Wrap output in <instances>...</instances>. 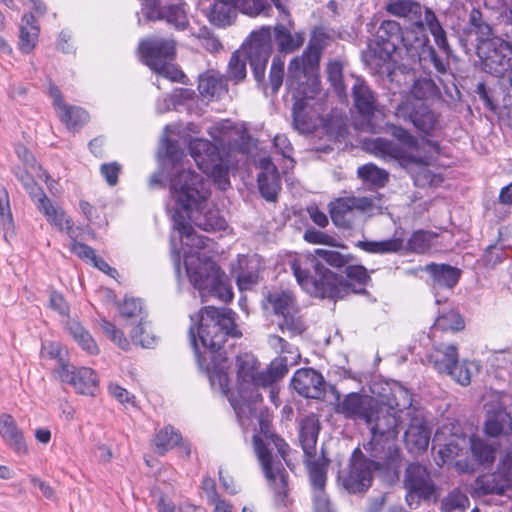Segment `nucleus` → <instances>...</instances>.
<instances>
[{"instance_id":"1","label":"nucleus","mask_w":512,"mask_h":512,"mask_svg":"<svg viewBox=\"0 0 512 512\" xmlns=\"http://www.w3.org/2000/svg\"><path fill=\"white\" fill-rule=\"evenodd\" d=\"M411 401L409 392L403 388L387 396L386 402L354 392V420H363L370 430L371 438L363 443V449L372 458H365L359 447L354 448V494L366 492L373 483V473L399 459L401 414Z\"/></svg>"},{"instance_id":"2","label":"nucleus","mask_w":512,"mask_h":512,"mask_svg":"<svg viewBox=\"0 0 512 512\" xmlns=\"http://www.w3.org/2000/svg\"><path fill=\"white\" fill-rule=\"evenodd\" d=\"M256 371L254 359L247 356L237 358L238 391L237 396L232 394L229 397V402L242 428L246 429L256 424L259 426V434L253 435L254 452L268 485L274 492L275 502L286 506L289 475L281 460L273 457L270 446L276 448L287 464L290 447L283 438L272 431L269 410L263 404L261 393L251 386Z\"/></svg>"},{"instance_id":"3","label":"nucleus","mask_w":512,"mask_h":512,"mask_svg":"<svg viewBox=\"0 0 512 512\" xmlns=\"http://www.w3.org/2000/svg\"><path fill=\"white\" fill-rule=\"evenodd\" d=\"M170 192L176 202L172 215L173 227L185 245L204 248V238L197 236L188 220L206 232L222 231L227 228L226 220L216 210L202 214L210 196L209 183L204 177L191 169H177L170 179Z\"/></svg>"},{"instance_id":"4","label":"nucleus","mask_w":512,"mask_h":512,"mask_svg":"<svg viewBox=\"0 0 512 512\" xmlns=\"http://www.w3.org/2000/svg\"><path fill=\"white\" fill-rule=\"evenodd\" d=\"M236 313L227 307L204 306L198 313L190 315L188 337L197 364L209 378L216 375L221 382L227 360L224 344L231 338L242 337L236 324Z\"/></svg>"},{"instance_id":"5","label":"nucleus","mask_w":512,"mask_h":512,"mask_svg":"<svg viewBox=\"0 0 512 512\" xmlns=\"http://www.w3.org/2000/svg\"><path fill=\"white\" fill-rule=\"evenodd\" d=\"M291 268L311 296L343 298L352 292V265L337 251L316 249L314 255L293 261Z\"/></svg>"},{"instance_id":"6","label":"nucleus","mask_w":512,"mask_h":512,"mask_svg":"<svg viewBox=\"0 0 512 512\" xmlns=\"http://www.w3.org/2000/svg\"><path fill=\"white\" fill-rule=\"evenodd\" d=\"M273 52L272 34L269 26L254 30L247 38L246 53L257 87L265 94L270 89L276 95L285 78V62L280 56H274L266 80V67Z\"/></svg>"},{"instance_id":"7","label":"nucleus","mask_w":512,"mask_h":512,"mask_svg":"<svg viewBox=\"0 0 512 512\" xmlns=\"http://www.w3.org/2000/svg\"><path fill=\"white\" fill-rule=\"evenodd\" d=\"M323 46L317 39H311L301 57H294L288 64L286 87L288 90H298L306 95V87L312 90L315 80V90H320L318 78L319 62Z\"/></svg>"},{"instance_id":"8","label":"nucleus","mask_w":512,"mask_h":512,"mask_svg":"<svg viewBox=\"0 0 512 512\" xmlns=\"http://www.w3.org/2000/svg\"><path fill=\"white\" fill-rule=\"evenodd\" d=\"M186 271L191 284L203 299L213 296L223 302L232 300L231 287L225 281V274L214 261L198 259L195 262H186Z\"/></svg>"},{"instance_id":"9","label":"nucleus","mask_w":512,"mask_h":512,"mask_svg":"<svg viewBox=\"0 0 512 512\" xmlns=\"http://www.w3.org/2000/svg\"><path fill=\"white\" fill-rule=\"evenodd\" d=\"M189 152L198 168L212 177L219 189L226 190L230 186L228 169L215 144L205 139H194L189 144Z\"/></svg>"},{"instance_id":"10","label":"nucleus","mask_w":512,"mask_h":512,"mask_svg":"<svg viewBox=\"0 0 512 512\" xmlns=\"http://www.w3.org/2000/svg\"><path fill=\"white\" fill-rule=\"evenodd\" d=\"M354 130L376 134L379 132L376 111L377 94L360 76L354 75Z\"/></svg>"},{"instance_id":"11","label":"nucleus","mask_w":512,"mask_h":512,"mask_svg":"<svg viewBox=\"0 0 512 512\" xmlns=\"http://www.w3.org/2000/svg\"><path fill=\"white\" fill-rule=\"evenodd\" d=\"M476 54L480 59L482 70L502 79L512 71V43L501 37L492 38L476 45Z\"/></svg>"},{"instance_id":"12","label":"nucleus","mask_w":512,"mask_h":512,"mask_svg":"<svg viewBox=\"0 0 512 512\" xmlns=\"http://www.w3.org/2000/svg\"><path fill=\"white\" fill-rule=\"evenodd\" d=\"M321 430V424L315 414L306 415L299 422V442L304 453L303 463L307 473H310L313 465L323 470H328L330 459L327 457L324 448L321 454L316 455V444Z\"/></svg>"},{"instance_id":"13","label":"nucleus","mask_w":512,"mask_h":512,"mask_svg":"<svg viewBox=\"0 0 512 512\" xmlns=\"http://www.w3.org/2000/svg\"><path fill=\"white\" fill-rule=\"evenodd\" d=\"M404 488L407 491L405 500L411 509H416L421 501L430 500L435 493V484L425 465L418 462L410 463L405 469Z\"/></svg>"},{"instance_id":"14","label":"nucleus","mask_w":512,"mask_h":512,"mask_svg":"<svg viewBox=\"0 0 512 512\" xmlns=\"http://www.w3.org/2000/svg\"><path fill=\"white\" fill-rule=\"evenodd\" d=\"M138 51L141 61L155 72L174 60L176 43L173 39L150 36L139 42Z\"/></svg>"},{"instance_id":"15","label":"nucleus","mask_w":512,"mask_h":512,"mask_svg":"<svg viewBox=\"0 0 512 512\" xmlns=\"http://www.w3.org/2000/svg\"><path fill=\"white\" fill-rule=\"evenodd\" d=\"M54 372L61 382L72 385L79 394L93 396L98 389L97 375L91 368H76L59 359V367Z\"/></svg>"},{"instance_id":"16","label":"nucleus","mask_w":512,"mask_h":512,"mask_svg":"<svg viewBox=\"0 0 512 512\" xmlns=\"http://www.w3.org/2000/svg\"><path fill=\"white\" fill-rule=\"evenodd\" d=\"M396 54L374 41L368 43L367 48L361 51L360 59L364 67L372 74L391 81L397 68Z\"/></svg>"},{"instance_id":"17","label":"nucleus","mask_w":512,"mask_h":512,"mask_svg":"<svg viewBox=\"0 0 512 512\" xmlns=\"http://www.w3.org/2000/svg\"><path fill=\"white\" fill-rule=\"evenodd\" d=\"M399 112L424 135L432 136L441 128L440 114L432 109L426 101L414 100L406 104Z\"/></svg>"},{"instance_id":"18","label":"nucleus","mask_w":512,"mask_h":512,"mask_svg":"<svg viewBox=\"0 0 512 512\" xmlns=\"http://www.w3.org/2000/svg\"><path fill=\"white\" fill-rule=\"evenodd\" d=\"M483 429L488 437H503L512 446V416L502 403L487 408Z\"/></svg>"},{"instance_id":"19","label":"nucleus","mask_w":512,"mask_h":512,"mask_svg":"<svg viewBox=\"0 0 512 512\" xmlns=\"http://www.w3.org/2000/svg\"><path fill=\"white\" fill-rule=\"evenodd\" d=\"M290 385L300 396L305 398L321 399L326 391L324 377L310 367L298 369L294 373Z\"/></svg>"},{"instance_id":"20","label":"nucleus","mask_w":512,"mask_h":512,"mask_svg":"<svg viewBox=\"0 0 512 512\" xmlns=\"http://www.w3.org/2000/svg\"><path fill=\"white\" fill-rule=\"evenodd\" d=\"M420 269L428 274L426 282L435 292L442 289L453 290L462 276L460 268L447 263L431 262Z\"/></svg>"},{"instance_id":"21","label":"nucleus","mask_w":512,"mask_h":512,"mask_svg":"<svg viewBox=\"0 0 512 512\" xmlns=\"http://www.w3.org/2000/svg\"><path fill=\"white\" fill-rule=\"evenodd\" d=\"M363 150L384 156H390L399 161L402 166L422 163L419 157L408 154L400 145L385 138L357 139Z\"/></svg>"},{"instance_id":"22","label":"nucleus","mask_w":512,"mask_h":512,"mask_svg":"<svg viewBox=\"0 0 512 512\" xmlns=\"http://www.w3.org/2000/svg\"><path fill=\"white\" fill-rule=\"evenodd\" d=\"M257 183L260 195L268 202H276L281 190V178L276 165L270 158H261Z\"/></svg>"},{"instance_id":"23","label":"nucleus","mask_w":512,"mask_h":512,"mask_svg":"<svg viewBox=\"0 0 512 512\" xmlns=\"http://www.w3.org/2000/svg\"><path fill=\"white\" fill-rule=\"evenodd\" d=\"M314 83H316L314 81ZM316 84H312V90L306 87L305 91L309 94L306 95L298 90H288L292 94L294 100L292 108L293 127L300 133H309L312 131L313 122L310 113L307 111L308 100L313 99L319 92L315 90Z\"/></svg>"},{"instance_id":"24","label":"nucleus","mask_w":512,"mask_h":512,"mask_svg":"<svg viewBox=\"0 0 512 512\" xmlns=\"http://www.w3.org/2000/svg\"><path fill=\"white\" fill-rule=\"evenodd\" d=\"M328 470L313 465L308 473L312 490L313 512H335L325 491Z\"/></svg>"},{"instance_id":"25","label":"nucleus","mask_w":512,"mask_h":512,"mask_svg":"<svg viewBox=\"0 0 512 512\" xmlns=\"http://www.w3.org/2000/svg\"><path fill=\"white\" fill-rule=\"evenodd\" d=\"M431 47L423 23H418L414 29L405 31L402 50H405L407 57L413 62H419L424 56V51Z\"/></svg>"},{"instance_id":"26","label":"nucleus","mask_w":512,"mask_h":512,"mask_svg":"<svg viewBox=\"0 0 512 512\" xmlns=\"http://www.w3.org/2000/svg\"><path fill=\"white\" fill-rule=\"evenodd\" d=\"M405 31L400 24L394 20H384L380 24L374 42L379 43L383 48L400 56Z\"/></svg>"},{"instance_id":"27","label":"nucleus","mask_w":512,"mask_h":512,"mask_svg":"<svg viewBox=\"0 0 512 512\" xmlns=\"http://www.w3.org/2000/svg\"><path fill=\"white\" fill-rule=\"evenodd\" d=\"M430 430L422 419L413 418L404 433V443L410 453L419 454L428 448Z\"/></svg>"},{"instance_id":"28","label":"nucleus","mask_w":512,"mask_h":512,"mask_svg":"<svg viewBox=\"0 0 512 512\" xmlns=\"http://www.w3.org/2000/svg\"><path fill=\"white\" fill-rule=\"evenodd\" d=\"M0 434L5 442L18 454L26 455L28 447L22 431L10 414L0 415Z\"/></svg>"},{"instance_id":"29","label":"nucleus","mask_w":512,"mask_h":512,"mask_svg":"<svg viewBox=\"0 0 512 512\" xmlns=\"http://www.w3.org/2000/svg\"><path fill=\"white\" fill-rule=\"evenodd\" d=\"M236 0H214L207 13L209 22L217 27H226L237 17Z\"/></svg>"},{"instance_id":"30","label":"nucleus","mask_w":512,"mask_h":512,"mask_svg":"<svg viewBox=\"0 0 512 512\" xmlns=\"http://www.w3.org/2000/svg\"><path fill=\"white\" fill-rule=\"evenodd\" d=\"M458 361V349L455 345L441 344L428 355V362L441 374L448 375Z\"/></svg>"},{"instance_id":"31","label":"nucleus","mask_w":512,"mask_h":512,"mask_svg":"<svg viewBox=\"0 0 512 512\" xmlns=\"http://www.w3.org/2000/svg\"><path fill=\"white\" fill-rule=\"evenodd\" d=\"M39 31L35 16L32 13L24 14L21 19L18 43L22 53L28 54L36 47Z\"/></svg>"},{"instance_id":"32","label":"nucleus","mask_w":512,"mask_h":512,"mask_svg":"<svg viewBox=\"0 0 512 512\" xmlns=\"http://www.w3.org/2000/svg\"><path fill=\"white\" fill-rule=\"evenodd\" d=\"M274 40L280 53H292L298 50L305 41L304 33L294 34L283 24L274 27Z\"/></svg>"},{"instance_id":"33","label":"nucleus","mask_w":512,"mask_h":512,"mask_svg":"<svg viewBox=\"0 0 512 512\" xmlns=\"http://www.w3.org/2000/svg\"><path fill=\"white\" fill-rule=\"evenodd\" d=\"M57 113L60 121L72 132H78L90 120L89 113L79 106L65 105Z\"/></svg>"},{"instance_id":"34","label":"nucleus","mask_w":512,"mask_h":512,"mask_svg":"<svg viewBox=\"0 0 512 512\" xmlns=\"http://www.w3.org/2000/svg\"><path fill=\"white\" fill-rule=\"evenodd\" d=\"M421 23L424 25V29L428 28L430 33L433 35L435 43L448 57L452 55V49L448 43L446 32L440 24L435 13L425 7L424 17H421Z\"/></svg>"},{"instance_id":"35","label":"nucleus","mask_w":512,"mask_h":512,"mask_svg":"<svg viewBox=\"0 0 512 512\" xmlns=\"http://www.w3.org/2000/svg\"><path fill=\"white\" fill-rule=\"evenodd\" d=\"M198 90L205 97H220L228 92L227 79L220 74H203L199 77Z\"/></svg>"},{"instance_id":"36","label":"nucleus","mask_w":512,"mask_h":512,"mask_svg":"<svg viewBox=\"0 0 512 512\" xmlns=\"http://www.w3.org/2000/svg\"><path fill=\"white\" fill-rule=\"evenodd\" d=\"M329 213L337 227H349L352 216V197H340L329 204Z\"/></svg>"},{"instance_id":"37","label":"nucleus","mask_w":512,"mask_h":512,"mask_svg":"<svg viewBox=\"0 0 512 512\" xmlns=\"http://www.w3.org/2000/svg\"><path fill=\"white\" fill-rule=\"evenodd\" d=\"M497 87H499L497 81L482 80L477 82L473 90L474 94L483 103L484 108L492 113H496L499 109Z\"/></svg>"},{"instance_id":"38","label":"nucleus","mask_w":512,"mask_h":512,"mask_svg":"<svg viewBox=\"0 0 512 512\" xmlns=\"http://www.w3.org/2000/svg\"><path fill=\"white\" fill-rule=\"evenodd\" d=\"M386 10L399 17L407 18L414 22V25L421 23V15L423 7L411 0H398L387 5Z\"/></svg>"},{"instance_id":"39","label":"nucleus","mask_w":512,"mask_h":512,"mask_svg":"<svg viewBox=\"0 0 512 512\" xmlns=\"http://www.w3.org/2000/svg\"><path fill=\"white\" fill-rule=\"evenodd\" d=\"M186 3L166 5L160 12L159 20L166 21L177 30H185L189 26L186 12Z\"/></svg>"},{"instance_id":"40","label":"nucleus","mask_w":512,"mask_h":512,"mask_svg":"<svg viewBox=\"0 0 512 512\" xmlns=\"http://www.w3.org/2000/svg\"><path fill=\"white\" fill-rule=\"evenodd\" d=\"M35 205L45 215L47 221L55 225L59 230H64L65 225L69 224L72 220L63 210H58L47 196L38 198Z\"/></svg>"},{"instance_id":"41","label":"nucleus","mask_w":512,"mask_h":512,"mask_svg":"<svg viewBox=\"0 0 512 512\" xmlns=\"http://www.w3.org/2000/svg\"><path fill=\"white\" fill-rule=\"evenodd\" d=\"M266 302L276 315H283L285 312L296 308L295 299L290 292L282 290L269 291L266 295Z\"/></svg>"},{"instance_id":"42","label":"nucleus","mask_w":512,"mask_h":512,"mask_svg":"<svg viewBox=\"0 0 512 512\" xmlns=\"http://www.w3.org/2000/svg\"><path fill=\"white\" fill-rule=\"evenodd\" d=\"M247 41L243 44V51L245 53V57L242 59L240 57L239 51H235L232 53L230 60L228 62V69L225 75V78L232 81L234 84H238L246 79L247 69H246V53Z\"/></svg>"},{"instance_id":"43","label":"nucleus","mask_w":512,"mask_h":512,"mask_svg":"<svg viewBox=\"0 0 512 512\" xmlns=\"http://www.w3.org/2000/svg\"><path fill=\"white\" fill-rule=\"evenodd\" d=\"M469 24L476 34V45H480L483 41H490L492 38L496 37L492 26L484 20L482 12L477 8L471 10L469 14Z\"/></svg>"},{"instance_id":"44","label":"nucleus","mask_w":512,"mask_h":512,"mask_svg":"<svg viewBox=\"0 0 512 512\" xmlns=\"http://www.w3.org/2000/svg\"><path fill=\"white\" fill-rule=\"evenodd\" d=\"M182 436L173 426H165L155 435L154 443L160 454H164L179 445Z\"/></svg>"},{"instance_id":"45","label":"nucleus","mask_w":512,"mask_h":512,"mask_svg":"<svg viewBox=\"0 0 512 512\" xmlns=\"http://www.w3.org/2000/svg\"><path fill=\"white\" fill-rule=\"evenodd\" d=\"M327 78L334 89L339 101L341 103H348V96L346 93V86L343 81V67L338 61L329 63L327 67Z\"/></svg>"},{"instance_id":"46","label":"nucleus","mask_w":512,"mask_h":512,"mask_svg":"<svg viewBox=\"0 0 512 512\" xmlns=\"http://www.w3.org/2000/svg\"><path fill=\"white\" fill-rule=\"evenodd\" d=\"M357 175L365 184L375 187H384L388 182V173L374 164L359 167Z\"/></svg>"},{"instance_id":"47","label":"nucleus","mask_w":512,"mask_h":512,"mask_svg":"<svg viewBox=\"0 0 512 512\" xmlns=\"http://www.w3.org/2000/svg\"><path fill=\"white\" fill-rule=\"evenodd\" d=\"M238 10L248 16H270L272 6L269 0H236Z\"/></svg>"},{"instance_id":"48","label":"nucleus","mask_w":512,"mask_h":512,"mask_svg":"<svg viewBox=\"0 0 512 512\" xmlns=\"http://www.w3.org/2000/svg\"><path fill=\"white\" fill-rule=\"evenodd\" d=\"M282 321L279 322V328L283 333L288 332L291 337L301 335L305 329V323L298 315L297 308L292 311L285 312L281 315Z\"/></svg>"},{"instance_id":"49","label":"nucleus","mask_w":512,"mask_h":512,"mask_svg":"<svg viewBox=\"0 0 512 512\" xmlns=\"http://www.w3.org/2000/svg\"><path fill=\"white\" fill-rule=\"evenodd\" d=\"M437 235L430 231L417 230L407 242L408 249L414 253H425L432 246V241Z\"/></svg>"},{"instance_id":"50","label":"nucleus","mask_w":512,"mask_h":512,"mask_svg":"<svg viewBox=\"0 0 512 512\" xmlns=\"http://www.w3.org/2000/svg\"><path fill=\"white\" fill-rule=\"evenodd\" d=\"M119 313L123 318L130 319L132 322L140 323L145 320L146 315L143 313L142 302L140 299L126 298L122 304L119 305Z\"/></svg>"},{"instance_id":"51","label":"nucleus","mask_w":512,"mask_h":512,"mask_svg":"<svg viewBox=\"0 0 512 512\" xmlns=\"http://www.w3.org/2000/svg\"><path fill=\"white\" fill-rule=\"evenodd\" d=\"M15 176L18 181L23 185L28 192L34 203L36 204L38 198L46 196L43 189L35 182L33 176L24 169L15 171Z\"/></svg>"},{"instance_id":"52","label":"nucleus","mask_w":512,"mask_h":512,"mask_svg":"<svg viewBox=\"0 0 512 512\" xmlns=\"http://www.w3.org/2000/svg\"><path fill=\"white\" fill-rule=\"evenodd\" d=\"M470 447L474 458L480 464H491L494 462L495 451L487 443L481 440H472Z\"/></svg>"},{"instance_id":"53","label":"nucleus","mask_w":512,"mask_h":512,"mask_svg":"<svg viewBox=\"0 0 512 512\" xmlns=\"http://www.w3.org/2000/svg\"><path fill=\"white\" fill-rule=\"evenodd\" d=\"M438 92V87L433 80L427 78L415 81L412 87L415 100L426 101V99L435 96Z\"/></svg>"},{"instance_id":"54","label":"nucleus","mask_w":512,"mask_h":512,"mask_svg":"<svg viewBox=\"0 0 512 512\" xmlns=\"http://www.w3.org/2000/svg\"><path fill=\"white\" fill-rule=\"evenodd\" d=\"M99 325L103 333L121 349H126L129 346V342L124 336V333L113 323L105 318H100Z\"/></svg>"},{"instance_id":"55","label":"nucleus","mask_w":512,"mask_h":512,"mask_svg":"<svg viewBox=\"0 0 512 512\" xmlns=\"http://www.w3.org/2000/svg\"><path fill=\"white\" fill-rule=\"evenodd\" d=\"M147 322L140 321L131 331V338L134 343L144 348H151L156 343V337L148 331Z\"/></svg>"},{"instance_id":"56","label":"nucleus","mask_w":512,"mask_h":512,"mask_svg":"<svg viewBox=\"0 0 512 512\" xmlns=\"http://www.w3.org/2000/svg\"><path fill=\"white\" fill-rule=\"evenodd\" d=\"M331 393L335 398V413L343 415L348 420L352 419V393H348L343 397L335 386L331 387Z\"/></svg>"},{"instance_id":"57","label":"nucleus","mask_w":512,"mask_h":512,"mask_svg":"<svg viewBox=\"0 0 512 512\" xmlns=\"http://www.w3.org/2000/svg\"><path fill=\"white\" fill-rule=\"evenodd\" d=\"M504 259L505 253L503 249L498 247L497 244H491L485 249L481 257V262L485 268L493 269L498 264L502 263Z\"/></svg>"},{"instance_id":"58","label":"nucleus","mask_w":512,"mask_h":512,"mask_svg":"<svg viewBox=\"0 0 512 512\" xmlns=\"http://www.w3.org/2000/svg\"><path fill=\"white\" fill-rule=\"evenodd\" d=\"M164 145V159L169 161L174 168H178L185 156L184 150L175 140L166 139Z\"/></svg>"},{"instance_id":"59","label":"nucleus","mask_w":512,"mask_h":512,"mask_svg":"<svg viewBox=\"0 0 512 512\" xmlns=\"http://www.w3.org/2000/svg\"><path fill=\"white\" fill-rule=\"evenodd\" d=\"M389 133L404 146L413 150L418 149L419 143L416 137L401 126L391 125L389 127Z\"/></svg>"},{"instance_id":"60","label":"nucleus","mask_w":512,"mask_h":512,"mask_svg":"<svg viewBox=\"0 0 512 512\" xmlns=\"http://www.w3.org/2000/svg\"><path fill=\"white\" fill-rule=\"evenodd\" d=\"M165 0H141V12L149 21H158L160 12L164 9Z\"/></svg>"},{"instance_id":"61","label":"nucleus","mask_w":512,"mask_h":512,"mask_svg":"<svg viewBox=\"0 0 512 512\" xmlns=\"http://www.w3.org/2000/svg\"><path fill=\"white\" fill-rule=\"evenodd\" d=\"M442 504L446 508L447 512H451L456 509L464 511L469 504V499L459 491H452L443 500Z\"/></svg>"},{"instance_id":"62","label":"nucleus","mask_w":512,"mask_h":512,"mask_svg":"<svg viewBox=\"0 0 512 512\" xmlns=\"http://www.w3.org/2000/svg\"><path fill=\"white\" fill-rule=\"evenodd\" d=\"M449 376H451L457 383L461 384L462 386H467L471 382V372L468 367V362L464 360L463 362L459 363V360L457 361V364L452 367L450 370Z\"/></svg>"},{"instance_id":"63","label":"nucleus","mask_w":512,"mask_h":512,"mask_svg":"<svg viewBox=\"0 0 512 512\" xmlns=\"http://www.w3.org/2000/svg\"><path fill=\"white\" fill-rule=\"evenodd\" d=\"M419 63L423 66L426 64H432L433 67L439 73H446L448 68V63H446L436 52L435 48L432 46L426 52L424 51V56L419 60Z\"/></svg>"},{"instance_id":"64","label":"nucleus","mask_w":512,"mask_h":512,"mask_svg":"<svg viewBox=\"0 0 512 512\" xmlns=\"http://www.w3.org/2000/svg\"><path fill=\"white\" fill-rule=\"evenodd\" d=\"M499 89L503 93V106L512 114V77L497 80Z\"/></svg>"}]
</instances>
